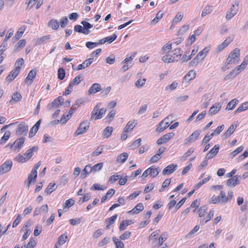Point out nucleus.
<instances>
[{
  "label": "nucleus",
  "instance_id": "nucleus-5",
  "mask_svg": "<svg viewBox=\"0 0 248 248\" xmlns=\"http://www.w3.org/2000/svg\"><path fill=\"white\" fill-rule=\"evenodd\" d=\"M240 52L238 48H235L229 54L226 60L227 64L238 63L240 61Z\"/></svg>",
  "mask_w": 248,
  "mask_h": 248
},
{
  "label": "nucleus",
  "instance_id": "nucleus-46",
  "mask_svg": "<svg viewBox=\"0 0 248 248\" xmlns=\"http://www.w3.org/2000/svg\"><path fill=\"white\" fill-rule=\"evenodd\" d=\"M68 238L67 235L66 234H62L58 238L57 242L56 243L57 245L61 246L64 244Z\"/></svg>",
  "mask_w": 248,
  "mask_h": 248
},
{
  "label": "nucleus",
  "instance_id": "nucleus-8",
  "mask_svg": "<svg viewBox=\"0 0 248 248\" xmlns=\"http://www.w3.org/2000/svg\"><path fill=\"white\" fill-rule=\"evenodd\" d=\"M89 123L87 121H84L80 124L78 128L74 133L75 136L84 133L89 127Z\"/></svg>",
  "mask_w": 248,
  "mask_h": 248
},
{
  "label": "nucleus",
  "instance_id": "nucleus-31",
  "mask_svg": "<svg viewBox=\"0 0 248 248\" xmlns=\"http://www.w3.org/2000/svg\"><path fill=\"white\" fill-rule=\"evenodd\" d=\"M117 37L116 34H113L112 35L107 36L99 40V43L100 45L104 44L106 42L111 43L116 40Z\"/></svg>",
  "mask_w": 248,
  "mask_h": 248
},
{
  "label": "nucleus",
  "instance_id": "nucleus-22",
  "mask_svg": "<svg viewBox=\"0 0 248 248\" xmlns=\"http://www.w3.org/2000/svg\"><path fill=\"white\" fill-rule=\"evenodd\" d=\"M137 123L136 121H129L123 129L124 133H129L131 132L136 126Z\"/></svg>",
  "mask_w": 248,
  "mask_h": 248
},
{
  "label": "nucleus",
  "instance_id": "nucleus-55",
  "mask_svg": "<svg viewBox=\"0 0 248 248\" xmlns=\"http://www.w3.org/2000/svg\"><path fill=\"white\" fill-rule=\"evenodd\" d=\"M244 149V147L243 146H240L239 147L237 148L233 151L231 152L230 154V156L232 158L236 156L239 153L241 152Z\"/></svg>",
  "mask_w": 248,
  "mask_h": 248
},
{
  "label": "nucleus",
  "instance_id": "nucleus-20",
  "mask_svg": "<svg viewBox=\"0 0 248 248\" xmlns=\"http://www.w3.org/2000/svg\"><path fill=\"white\" fill-rule=\"evenodd\" d=\"M211 49V46H208L205 47L202 51H200L196 56V59L201 60H203Z\"/></svg>",
  "mask_w": 248,
  "mask_h": 248
},
{
  "label": "nucleus",
  "instance_id": "nucleus-25",
  "mask_svg": "<svg viewBox=\"0 0 248 248\" xmlns=\"http://www.w3.org/2000/svg\"><path fill=\"white\" fill-rule=\"evenodd\" d=\"M237 11L238 5L236 6H235V5L233 4L230 8V11H229L226 14V19L228 20L231 19L236 14Z\"/></svg>",
  "mask_w": 248,
  "mask_h": 248
},
{
  "label": "nucleus",
  "instance_id": "nucleus-61",
  "mask_svg": "<svg viewBox=\"0 0 248 248\" xmlns=\"http://www.w3.org/2000/svg\"><path fill=\"white\" fill-rule=\"evenodd\" d=\"M65 76V72L63 68H60L58 70V78L60 80H62Z\"/></svg>",
  "mask_w": 248,
  "mask_h": 248
},
{
  "label": "nucleus",
  "instance_id": "nucleus-7",
  "mask_svg": "<svg viewBox=\"0 0 248 248\" xmlns=\"http://www.w3.org/2000/svg\"><path fill=\"white\" fill-rule=\"evenodd\" d=\"M25 140V139L24 137H21L16 139L14 142L11 145V149L15 151L19 152L23 146Z\"/></svg>",
  "mask_w": 248,
  "mask_h": 248
},
{
  "label": "nucleus",
  "instance_id": "nucleus-52",
  "mask_svg": "<svg viewBox=\"0 0 248 248\" xmlns=\"http://www.w3.org/2000/svg\"><path fill=\"white\" fill-rule=\"evenodd\" d=\"M75 200L72 198L67 200L63 205V209H68L70 207H72L75 204Z\"/></svg>",
  "mask_w": 248,
  "mask_h": 248
},
{
  "label": "nucleus",
  "instance_id": "nucleus-63",
  "mask_svg": "<svg viewBox=\"0 0 248 248\" xmlns=\"http://www.w3.org/2000/svg\"><path fill=\"white\" fill-rule=\"evenodd\" d=\"M155 185L154 183L148 184L145 187L143 192L144 193H148L151 192L154 188Z\"/></svg>",
  "mask_w": 248,
  "mask_h": 248
},
{
  "label": "nucleus",
  "instance_id": "nucleus-60",
  "mask_svg": "<svg viewBox=\"0 0 248 248\" xmlns=\"http://www.w3.org/2000/svg\"><path fill=\"white\" fill-rule=\"evenodd\" d=\"M104 145L98 147L92 154V156H98L100 155L103 151Z\"/></svg>",
  "mask_w": 248,
  "mask_h": 248
},
{
  "label": "nucleus",
  "instance_id": "nucleus-6",
  "mask_svg": "<svg viewBox=\"0 0 248 248\" xmlns=\"http://www.w3.org/2000/svg\"><path fill=\"white\" fill-rule=\"evenodd\" d=\"M100 103L97 104L93 108L91 116V120L100 119L105 115L107 109L105 108H100Z\"/></svg>",
  "mask_w": 248,
  "mask_h": 248
},
{
  "label": "nucleus",
  "instance_id": "nucleus-58",
  "mask_svg": "<svg viewBox=\"0 0 248 248\" xmlns=\"http://www.w3.org/2000/svg\"><path fill=\"white\" fill-rule=\"evenodd\" d=\"M163 16V13L161 11H159L156 15L155 17L151 21V24H155L157 23L160 19H161Z\"/></svg>",
  "mask_w": 248,
  "mask_h": 248
},
{
  "label": "nucleus",
  "instance_id": "nucleus-39",
  "mask_svg": "<svg viewBox=\"0 0 248 248\" xmlns=\"http://www.w3.org/2000/svg\"><path fill=\"white\" fill-rule=\"evenodd\" d=\"M57 188V186L55 183H49L47 187L45 189V193L47 195L50 194L52 192L55 191Z\"/></svg>",
  "mask_w": 248,
  "mask_h": 248
},
{
  "label": "nucleus",
  "instance_id": "nucleus-1",
  "mask_svg": "<svg viewBox=\"0 0 248 248\" xmlns=\"http://www.w3.org/2000/svg\"><path fill=\"white\" fill-rule=\"evenodd\" d=\"M233 192L232 190L228 192L227 195H226L224 191L221 190L218 196L213 195L209 200L208 203L210 204H225L231 202Z\"/></svg>",
  "mask_w": 248,
  "mask_h": 248
},
{
  "label": "nucleus",
  "instance_id": "nucleus-35",
  "mask_svg": "<svg viewBox=\"0 0 248 248\" xmlns=\"http://www.w3.org/2000/svg\"><path fill=\"white\" fill-rule=\"evenodd\" d=\"M37 244L36 239L35 238L31 237L28 243L23 245L21 248H34Z\"/></svg>",
  "mask_w": 248,
  "mask_h": 248
},
{
  "label": "nucleus",
  "instance_id": "nucleus-18",
  "mask_svg": "<svg viewBox=\"0 0 248 248\" xmlns=\"http://www.w3.org/2000/svg\"><path fill=\"white\" fill-rule=\"evenodd\" d=\"M180 59V55L172 56L170 54L165 55L162 58V60L165 63H171L178 61Z\"/></svg>",
  "mask_w": 248,
  "mask_h": 248
},
{
  "label": "nucleus",
  "instance_id": "nucleus-13",
  "mask_svg": "<svg viewBox=\"0 0 248 248\" xmlns=\"http://www.w3.org/2000/svg\"><path fill=\"white\" fill-rule=\"evenodd\" d=\"M28 130V125L24 123L19 124L16 128V133L17 135H25Z\"/></svg>",
  "mask_w": 248,
  "mask_h": 248
},
{
  "label": "nucleus",
  "instance_id": "nucleus-56",
  "mask_svg": "<svg viewBox=\"0 0 248 248\" xmlns=\"http://www.w3.org/2000/svg\"><path fill=\"white\" fill-rule=\"evenodd\" d=\"M11 136V132L9 131H7L4 134V135L1 137L0 140V144L5 143L9 139Z\"/></svg>",
  "mask_w": 248,
  "mask_h": 248
},
{
  "label": "nucleus",
  "instance_id": "nucleus-51",
  "mask_svg": "<svg viewBox=\"0 0 248 248\" xmlns=\"http://www.w3.org/2000/svg\"><path fill=\"white\" fill-rule=\"evenodd\" d=\"M113 128L111 126H107L103 131V136L105 138H108L112 134Z\"/></svg>",
  "mask_w": 248,
  "mask_h": 248
},
{
  "label": "nucleus",
  "instance_id": "nucleus-14",
  "mask_svg": "<svg viewBox=\"0 0 248 248\" xmlns=\"http://www.w3.org/2000/svg\"><path fill=\"white\" fill-rule=\"evenodd\" d=\"M21 232H23L22 240L25 241L28 238L31 234V231L30 229L29 223H25L21 229Z\"/></svg>",
  "mask_w": 248,
  "mask_h": 248
},
{
  "label": "nucleus",
  "instance_id": "nucleus-27",
  "mask_svg": "<svg viewBox=\"0 0 248 248\" xmlns=\"http://www.w3.org/2000/svg\"><path fill=\"white\" fill-rule=\"evenodd\" d=\"M219 146L218 144H216L214 147L210 150V151L206 155L207 158H213L218 152Z\"/></svg>",
  "mask_w": 248,
  "mask_h": 248
},
{
  "label": "nucleus",
  "instance_id": "nucleus-9",
  "mask_svg": "<svg viewBox=\"0 0 248 248\" xmlns=\"http://www.w3.org/2000/svg\"><path fill=\"white\" fill-rule=\"evenodd\" d=\"M201 133L199 130L194 131L187 139L184 140L185 145H189L191 143L195 141L199 138Z\"/></svg>",
  "mask_w": 248,
  "mask_h": 248
},
{
  "label": "nucleus",
  "instance_id": "nucleus-16",
  "mask_svg": "<svg viewBox=\"0 0 248 248\" xmlns=\"http://www.w3.org/2000/svg\"><path fill=\"white\" fill-rule=\"evenodd\" d=\"M36 74L37 71L36 69L31 70L25 79V82L28 85L31 84L33 82Z\"/></svg>",
  "mask_w": 248,
  "mask_h": 248
},
{
  "label": "nucleus",
  "instance_id": "nucleus-19",
  "mask_svg": "<svg viewBox=\"0 0 248 248\" xmlns=\"http://www.w3.org/2000/svg\"><path fill=\"white\" fill-rule=\"evenodd\" d=\"M177 168V165L176 164H171L163 169L162 174L164 175L171 174L176 170Z\"/></svg>",
  "mask_w": 248,
  "mask_h": 248
},
{
  "label": "nucleus",
  "instance_id": "nucleus-44",
  "mask_svg": "<svg viewBox=\"0 0 248 248\" xmlns=\"http://www.w3.org/2000/svg\"><path fill=\"white\" fill-rule=\"evenodd\" d=\"M183 17V14L182 13H178L176 14L175 17L172 21V24L171 25L170 27V29L173 28V26L174 24L180 22Z\"/></svg>",
  "mask_w": 248,
  "mask_h": 248
},
{
  "label": "nucleus",
  "instance_id": "nucleus-62",
  "mask_svg": "<svg viewBox=\"0 0 248 248\" xmlns=\"http://www.w3.org/2000/svg\"><path fill=\"white\" fill-rule=\"evenodd\" d=\"M68 22V20L67 17L66 16H63L60 19L59 24L61 28H64L67 25Z\"/></svg>",
  "mask_w": 248,
  "mask_h": 248
},
{
  "label": "nucleus",
  "instance_id": "nucleus-24",
  "mask_svg": "<svg viewBox=\"0 0 248 248\" xmlns=\"http://www.w3.org/2000/svg\"><path fill=\"white\" fill-rule=\"evenodd\" d=\"M239 184L238 176L235 175L226 181V185L228 186L234 187Z\"/></svg>",
  "mask_w": 248,
  "mask_h": 248
},
{
  "label": "nucleus",
  "instance_id": "nucleus-34",
  "mask_svg": "<svg viewBox=\"0 0 248 248\" xmlns=\"http://www.w3.org/2000/svg\"><path fill=\"white\" fill-rule=\"evenodd\" d=\"M144 209V206L142 203H139L130 211H128L129 213L132 214H138Z\"/></svg>",
  "mask_w": 248,
  "mask_h": 248
},
{
  "label": "nucleus",
  "instance_id": "nucleus-23",
  "mask_svg": "<svg viewBox=\"0 0 248 248\" xmlns=\"http://www.w3.org/2000/svg\"><path fill=\"white\" fill-rule=\"evenodd\" d=\"M134 223V220L132 219H126L124 220L120 223L119 229L120 231H123L125 230L127 227Z\"/></svg>",
  "mask_w": 248,
  "mask_h": 248
},
{
  "label": "nucleus",
  "instance_id": "nucleus-11",
  "mask_svg": "<svg viewBox=\"0 0 248 248\" xmlns=\"http://www.w3.org/2000/svg\"><path fill=\"white\" fill-rule=\"evenodd\" d=\"M174 136V133L173 132L167 133L159 138L156 141V143L158 145L166 143L173 138Z\"/></svg>",
  "mask_w": 248,
  "mask_h": 248
},
{
  "label": "nucleus",
  "instance_id": "nucleus-38",
  "mask_svg": "<svg viewBox=\"0 0 248 248\" xmlns=\"http://www.w3.org/2000/svg\"><path fill=\"white\" fill-rule=\"evenodd\" d=\"M37 176V172H34L31 170V173L28 177L27 186L29 187L32 181H36Z\"/></svg>",
  "mask_w": 248,
  "mask_h": 248
},
{
  "label": "nucleus",
  "instance_id": "nucleus-2",
  "mask_svg": "<svg viewBox=\"0 0 248 248\" xmlns=\"http://www.w3.org/2000/svg\"><path fill=\"white\" fill-rule=\"evenodd\" d=\"M38 150L37 146H33L28 149L23 154H18L15 158L14 160L19 163H23L29 160L33 155L34 153Z\"/></svg>",
  "mask_w": 248,
  "mask_h": 248
},
{
  "label": "nucleus",
  "instance_id": "nucleus-48",
  "mask_svg": "<svg viewBox=\"0 0 248 248\" xmlns=\"http://www.w3.org/2000/svg\"><path fill=\"white\" fill-rule=\"evenodd\" d=\"M112 240L116 248H124V245L122 240L115 237H113Z\"/></svg>",
  "mask_w": 248,
  "mask_h": 248
},
{
  "label": "nucleus",
  "instance_id": "nucleus-33",
  "mask_svg": "<svg viewBox=\"0 0 248 248\" xmlns=\"http://www.w3.org/2000/svg\"><path fill=\"white\" fill-rule=\"evenodd\" d=\"M48 26L53 30H58L60 27L59 22L57 20L51 19L47 24Z\"/></svg>",
  "mask_w": 248,
  "mask_h": 248
},
{
  "label": "nucleus",
  "instance_id": "nucleus-49",
  "mask_svg": "<svg viewBox=\"0 0 248 248\" xmlns=\"http://www.w3.org/2000/svg\"><path fill=\"white\" fill-rule=\"evenodd\" d=\"M248 109V101L242 103L235 111V113H239Z\"/></svg>",
  "mask_w": 248,
  "mask_h": 248
},
{
  "label": "nucleus",
  "instance_id": "nucleus-54",
  "mask_svg": "<svg viewBox=\"0 0 248 248\" xmlns=\"http://www.w3.org/2000/svg\"><path fill=\"white\" fill-rule=\"evenodd\" d=\"M26 44V41L25 39H21L19 40L17 44L16 45L15 47L16 50L22 48Z\"/></svg>",
  "mask_w": 248,
  "mask_h": 248
},
{
  "label": "nucleus",
  "instance_id": "nucleus-10",
  "mask_svg": "<svg viewBox=\"0 0 248 248\" xmlns=\"http://www.w3.org/2000/svg\"><path fill=\"white\" fill-rule=\"evenodd\" d=\"M168 117L162 120L157 126L155 131L157 133H161L168 128L170 125V122L168 121Z\"/></svg>",
  "mask_w": 248,
  "mask_h": 248
},
{
  "label": "nucleus",
  "instance_id": "nucleus-32",
  "mask_svg": "<svg viewBox=\"0 0 248 248\" xmlns=\"http://www.w3.org/2000/svg\"><path fill=\"white\" fill-rule=\"evenodd\" d=\"M26 28L27 27L26 26L22 25L18 29L14 37V39L15 41H17L20 38L26 31Z\"/></svg>",
  "mask_w": 248,
  "mask_h": 248
},
{
  "label": "nucleus",
  "instance_id": "nucleus-45",
  "mask_svg": "<svg viewBox=\"0 0 248 248\" xmlns=\"http://www.w3.org/2000/svg\"><path fill=\"white\" fill-rule=\"evenodd\" d=\"M24 63V61L23 58L18 59L15 62L14 68L18 71H20L22 65Z\"/></svg>",
  "mask_w": 248,
  "mask_h": 248
},
{
  "label": "nucleus",
  "instance_id": "nucleus-41",
  "mask_svg": "<svg viewBox=\"0 0 248 248\" xmlns=\"http://www.w3.org/2000/svg\"><path fill=\"white\" fill-rule=\"evenodd\" d=\"M196 73L193 70H190L188 73L185 76L184 79L186 82H188L190 80L193 79L195 78Z\"/></svg>",
  "mask_w": 248,
  "mask_h": 248
},
{
  "label": "nucleus",
  "instance_id": "nucleus-59",
  "mask_svg": "<svg viewBox=\"0 0 248 248\" xmlns=\"http://www.w3.org/2000/svg\"><path fill=\"white\" fill-rule=\"evenodd\" d=\"M131 235V232L128 231L124 232L122 233L120 236V239L121 240H125L129 239Z\"/></svg>",
  "mask_w": 248,
  "mask_h": 248
},
{
  "label": "nucleus",
  "instance_id": "nucleus-4",
  "mask_svg": "<svg viewBox=\"0 0 248 248\" xmlns=\"http://www.w3.org/2000/svg\"><path fill=\"white\" fill-rule=\"evenodd\" d=\"M248 64V55H247L243 62L240 65L236 66L233 69L227 76L224 78V80H226L231 77H235L237 76L241 71H242Z\"/></svg>",
  "mask_w": 248,
  "mask_h": 248
},
{
  "label": "nucleus",
  "instance_id": "nucleus-43",
  "mask_svg": "<svg viewBox=\"0 0 248 248\" xmlns=\"http://www.w3.org/2000/svg\"><path fill=\"white\" fill-rule=\"evenodd\" d=\"M168 234L167 232H163L159 237L157 241V246H161L168 238Z\"/></svg>",
  "mask_w": 248,
  "mask_h": 248
},
{
  "label": "nucleus",
  "instance_id": "nucleus-28",
  "mask_svg": "<svg viewBox=\"0 0 248 248\" xmlns=\"http://www.w3.org/2000/svg\"><path fill=\"white\" fill-rule=\"evenodd\" d=\"M20 72L14 69L6 78V80L8 82L12 81L19 74Z\"/></svg>",
  "mask_w": 248,
  "mask_h": 248
},
{
  "label": "nucleus",
  "instance_id": "nucleus-53",
  "mask_svg": "<svg viewBox=\"0 0 248 248\" xmlns=\"http://www.w3.org/2000/svg\"><path fill=\"white\" fill-rule=\"evenodd\" d=\"M208 159H209L207 158L206 156L205 157L204 159L202 161L201 164L198 167V170L199 171H201L206 168L208 164Z\"/></svg>",
  "mask_w": 248,
  "mask_h": 248
},
{
  "label": "nucleus",
  "instance_id": "nucleus-37",
  "mask_svg": "<svg viewBox=\"0 0 248 248\" xmlns=\"http://www.w3.org/2000/svg\"><path fill=\"white\" fill-rule=\"evenodd\" d=\"M128 154L127 153H123L118 156L117 158V162L120 164H123L127 159Z\"/></svg>",
  "mask_w": 248,
  "mask_h": 248
},
{
  "label": "nucleus",
  "instance_id": "nucleus-50",
  "mask_svg": "<svg viewBox=\"0 0 248 248\" xmlns=\"http://www.w3.org/2000/svg\"><path fill=\"white\" fill-rule=\"evenodd\" d=\"M82 76L81 75H79L76 76L70 83V84H72L73 87L75 85H77L81 81Z\"/></svg>",
  "mask_w": 248,
  "mask_h": 248
},
{
  "label": "nucleus",
  "instance_id": "nucleus-40",
  "mask_svg": "<svg viewBox=\"0 0 248 248\" xmlns=\"http://www.w3.org/2000/svg\"><path fill=\"white\" fill-rule=\"evenodd\" d=\"M238 103V100L234 98L230 101L227 105L226 109L227 110H232L234 109Z\"/></svg>",
  "mask_w": 248,
  "mask_h": 248
},
{
  "label": "nucleus",
  "instance_id": "nucleus-47",
  "mask_svg": "<svg viewBox=\"0 0 248 248\" xmlns=\"http://www.w3.org/2000/svg\"><path fill=\"white\" fill-rule=\"evenodd\" d=\"M236 126L232 124L225 132L224 136L226 138H229L234 131Z\"/></svg>",
  "mask_w": 248,
  "mask_h": 248
},
{
  "label": "nucleus",
  "instance_id": "nucleus-57",
  "mask_svg": "<svg viewBox=\"0 0 248 248\" xmlns=\"http://www.w3.org/2000/svg\"><path fill=\"white\" fill-rule=\"evenodd\" d=\"M75 31L79 32L82 33L84 34H88V31L86 30H84V28L79 25H77L74 27Z\"/></svg>",
  "mask_w": 248,
  "mask_h": 248
},
{
  "label": "nucleus",
  "instance_id": "nucleus-17",
  "mask_svg": "<svg viewBox=\"0 0 248 248\" xmlns=\"http://www.w3.org/2000/svg\"><path fill=\"white\" fill-rule=\"evenodd\" d=\"M233 40V37H227L223 42L219 45L217 47V51L219 52L222 51Z\"/></svg>",
  "mask_w": 248,
  "mask_h": 248
},
{
  "label": "nucleus",
  "instance_id": "nucleus-29",
  "mask_svg": "<svg viewBox=\"0 0 248 248\" xmlns=\"http://www.w3.org/2000/svg\"><path fill=\"white\" fill-rule=\"evenodd\" d=\"M117 217L118 215L115 214L114 215L108 218H107L105 220V223L106 224V229L108 230L110 229V226L115 222V220L117 218Z\"/></svg>",
  "mask_w": 248,
  "mask_h": 248
},
{
  "label": "nucleus",
  "instance_id": "nucleus-21",
  "mask_svg": "<svg viewBox=\"0 0 248 248\" xmlns=\"http://www.w3.org/2000/svg\"><path fill=\"white\" fill-rule=\"evenodd\" d=\"M93 58H91L85 60L82 63L78 64L76 68L77 70H80L89 67L93 62Z\"/></svg>",
  "mask_w": 248,
  "mask_h": 248
},
{
  "label": "nucleus",
  "instance_id": "nucleus-15",
  "mask_svg": "<svg viewBox=\"0 0 248 248\" xmlns=\"http://www.w3.org/2000/svg\"><path fill=\"white\" fill-rule=\"evenodd\" d=\"M160 233L159 230H156L151 233L149 236V241L152 242V245L154 247L157 246V241Z\"/></svg>",
  "mask_w": 248,
  "mask_h": 248
},
{
  "label": "nucleus",
  "instance_id": "nucleus-42",
  "mask_svg": "<svg viewBox=\"0 0 248 248\" xmlns=\"http://www.w3.org/2000/svg\"><path fill=\"white\" fill-rule=\"evenodd\" d=\"M148 169L149 171L150 176L153 178L156 177L159 172L158 168H155L154 166L149 168Z\"/></svg>",
  "mask_w": 248,
  "mask_h": 248
},
{
  "label": "nucleus",
  "instance_id": "nucleus-30",
  "mask_svg": "<svg viewBox=\"0 0 248 248\" xmlns=\"http://www.w3.org/2000/svg\"><path fill=\"white\" fill-rule=\"evenodd\" d=\"M101 90V86L98 83H94L88 90V94H93L99 92Z\"/></svg>",
  "mask_w": 248,
  "mask_h": 248
},
{
  "label": "nucleus",
  "instance_id": "nucleus-26",
  "mask_svg": "<svg viewBox=\"0 0 248 248\" xmlns=\"http://www.w3.org/2000/svg\"><path fill=\"white\" fill-rule=\"evenodd\" d=\"M221 108V105L219 103H215L209 110V114L213 115L217 113Z\"/></svg>",
  "mask_w": 248,
  "mask_h": 248
},
{
  "label": "nucleus",
  "instance_id": "nucleus-36",
  "mask_svg": "<svg viewBox=\"0 0 248 248\" xmlns=\"http://www.w3.org/2000/svg\"><path fill=\"white\" fill-rule=\"evenodd\" d=\"M21 99L22 95L21 94L17 92H16L13 94L11 99L10 100V103L11 104L16 103L20 101Z\"/></svg>",
  "mask_w": 248,
  "mask_h": 248
},
{
  "label": "nucleus",
  "instance_id": "nucleus-3",
  "mask_svg": "<svg viewBox=\"0 0 248 248\" xmlns=\"http://www.w3.org/2000/svg\"><path fill=\"white\" fill-rule=\"evenodd\" d=\"M207 210L208 207L206 205L201 206L198 210V216L201 218V224L206 223L210 221L214 217V211L213 210L210 211L207 216H205L206 214L207 213Z\"/></svg>",
  "mask_w": 248,
  "mask_h": 248
},
{
  "label": "nucleus",
  "instance_id": "nucleus-64",
  "mask_svg": "<svg viewBox=\"0 0 248 248\" xmlns=\"http://www.w3.org/2000/svg\"><path fill=\"white\" fill-rule=\"evenodd\" d=\"M141 139L139 138L133 142V143L130 145L131 149H135L139 147L140 145Z\"/></svg>",
  "mask_w": 248,
  "mask_h": 248
},
{
  "label": "nucleus",
  "instance_id": "nucleus-12",
  "mask_svg": "<svg viewBox=\"0 0 248 248\" xmlns=\"http://www.w3.org/2000/svg\"><path fill=\"white\" fill-rule=\"evenodd\" d=\"M12 165L13 163L11 160H6L0 167V175L3 174V173L9 171L11 170Z\"/></svg>",
  "mask_w": 248,
  "mask_h": 248
}]
</instances>
